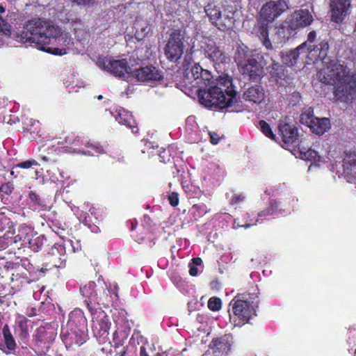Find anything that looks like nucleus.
Masks as SVG:
<instances>
[{"mask_svg": "<svg viewBox=\"0 0 356 356\" xmlns=\"http://www.w3.org/2000/svg\"><path fill=\"white\" fill-rule=\"evenodd\" d=\"M313 22V17L307 9L298 10L291 15L289 26L293 30L305 27Z\"/></svg>", "mask_w": 356, "mask_h": 356, "instance_id": "nucleus-13", "label": "nucleus"}, {"mask_svg": "<svg viewBox=\"0 0 356 356\" xmlns=\"http://www.w3.org/2000/svg\"><path fill=\"white\" fill-rule=\"evenodd\" d=\"M286 40V34L284 28H280L276 34L273 36V42L274 44L280 45L285 42Z\"/></svg>", "mask_w": 356, "mask_h": 356, "instance_id": "nucleus-33", "label": "nucleus"}, {"mask_svg": "<svg viewBox=\"0 0 356 356\" xmlns=\"http://www.w3.org/2000/svg\"><path fill=\"white\" fill-rule=\"evenodd\" d=\"M261 58L264 60V62H268V65H265L267 70L271 69V70L274 72L279 70L280 67V64L270 58L268 54L261 56Z\"/></svg>", "mask_w": 356, "mask_h": 356, "instance_id": "nucleus-32", "label": "nucleus"}, {"mask_svg": "<svg viewBox=\"0 0 356 356\" xmlns=\"http://www.w3.org/2000/svg\"><path fill=\"white\" fill-rule=\"evenodd\" d=\"M168 200L170 204L172 207H176L179 204L178 193L173 192L168 196Z\"/></svg>", "mask_w": 356, "mask_h": 356, "instance_id": "nucleus-40", "label": "nucleus"}, {"mask_svg": "<svg viewBox=\"0 0 356 356\" xmlns=\"http://www.w3.org/2000/svg\"><path fill=\"white\" fill-rule=\"evenodd\" d=\"M45 339H43V338H42V337H40V338L39 339V340H40V341H44Z\"/></svg>", "mask_w": 356, "mask_h": 356, "instance_id": "nucleus-59", "label": "nucleus"}, {"mask_svg": "<svg viewBox=\"0 0 356 356\" xmlns=\"http://www.w3.org/2000/svg\"><path fill=\"white\" fill-rule=\"evenodd\" d=\"M330 127V120L327 118H316L309 126L310 130L318 135L323 134Z\"/></svg>", "mask_w": 356, "mask_h": 356, "instance_id": "nucleus-20", "label": "nucleus"}, {"mask_svg": "<svg viewBox=\"0 0 356 356\" xmlns=\"http://www.w3.org/2000/svg\"><path fill=\"white\" fill-rule=\"evenodd\" d=\"M264 96L263 89L258 86L249 88L243 93V98L245 100L254 103H260L264 99Z\"/></svg>", "mask_w": 356, "mask_h": 356, "instance_id": "nucleus-22", "label": "nucleus"}, {"mask_svg": "<svg viewBox=\"0 0 356 356\" xmlns=\"http://www.w3.org/2000/svg\"><path fill=\"white\" fill-rule=\"evenodd\" d=\"M230 305L232 306V314H229L230 321L234 326H241L248 323L255 314L256 305H250L246 300L234 298Z\"/></svg>", "mask_w": 356, "mask_h": 356, "instance_id": "nucleus-6", "label": "nucleus"}, {"mask_svg": "<svg viewBox=\"0 0 356 356\" xmlns=\"http://www.w3.org/2000/svg\"><path fill=\"white\" fill-rule=\"evenodd\" d=\"M245 200V195L242 193H234L229 199L231 204H238Z\"/></svg>", "mask_w": 356, "mask_h": 356, "instance_id": "nucleus-38", "label": "nucleus"}, {"mask_svg": "<svg viewBox=\"0 0 356 356\" xmlns=\"http://www.w3.org/2000/svg\"><path fill=\"white\" fill-rule=\"evenodd\" d=\"M76 344H79V346L81 345L83 343V341H76Z\"/></svg>", "mask_w": 356, "mask_h": 356, "instance_id": "nucleus-58", "label": "nucleus"}, {"mask_svg": "<svg viewBox=\"0 0 356 356\" xmlns=\"http://www.w3.org/2000/svg\"><path fill=\"white\" fill-rule=\"evenodd\" d=\"M115 120L119 124H124L132 130L134 133L138 131L137 124L136 120L134 119L133 115L131 113L121 108L116 110L114 113H112Z\"/></svg>", "mask_w": 356, "mask_h": 356, "instance_id": "nucleus-17", "label": "nucleus"}, {"mask_svg": "<svg viewBox=\"0 0 356 356\" xmlns=\"http://www.w3.org/2000/svg\"><path fill=\"white\" fill-rule=\"evenodd\" d=\"M87 147L91 148L92 150L84 151L78 149L77 153H81L84 155L88 156H95V154H102L104 152L103 148L98 145L87 143Z\"/></svg>", "mask_w": 356, "mask_h": 356, "instance_id": "nucleus-31", "label": "nucleus"}, {"mask_svg": "<svg viewBox=\"0 0 356 356\" xmlns=\"http://www.w3.org/2000/svg\"><path fill=\"white\" fill-rule=\"evenodd\" d=\"M259 128L261 131V132L267 137L271 138V139H274L275 138V135L273 134L272 130H271V128L269 126V124L266 122L264 120H261L259 122Z\"/></svg>", "mask_w": 356, "mask_h": 356, "instance_id": "nucleus-34", "label": "nucleus"}, {"mask_svg": "<svg viewBox=\"0 0 356 356\" xmlns=\"http://www.w3.org/2000/svg\"><path fill=\"white\" fill-rule=\"evenodd\" d=\"M355 354L356 355V350H355Z\"/></svg>", "mask_w": 356, "mask_h": 356, "instance_id": "nucleus-62", "label": "nucleus"}, {"mask_svg": "<svg viewBox=\"0 0 356 356\" xmlns=\"http://www.w3.org/2000/svg\"><path fill=\"white\" fill-rule=\"evenodd\" d=\"M319 80L334 86V96L341 101L348 99L356 93V72L350 74L349 69L334 60L321 69L318 74Z\"/></svg>", "mask_w": 356, "mask_h": 356, "instance_id": "nucleus-3", "label": "nucleus"}, {"mask_svg": "<svg viewBox=\"0 0 356 356\" xmlns=\"http://www.w3.org/2000/svg\"><path fill=\"white\" fill-rule=\"evenodd\" d=\"M254 51L249 49L246 46H238L236 49L234 59L239 67L248 61L247 60H250L254 56Z\"/></svg>", "mask_w": 356, "mask_h": 356, "instance_id": "nucleus-21", "label": "nucleus"}, {"mask_svg": "<svg viewBox=\"0 0 356 356\" xmlns=\"http://www.w3.org/2000/svg\"><path fill=\"white\" fill-rule=\"evenodd\" d=\"M222 0H212L204 6V11L209 20L219 29L229 28L234 24V13L231 11L222 13Z\"/></svg>", "mask_w": 356, "mask_h": 356, "instance_id": "nucleus-5", "label": "nucleus"}, {"mask_svg": "<svg viewBox=\"0 0 356 356\" xmlns=\"http://www.w3.org/2000/svg\"><path fill=\"white\" fill-rule=\"evenodd\" d=\"M306 54L305 44H301L296 49L283 54L282 61L288 66H293L300 58L305 57Z\"/></svg>", "mask_w": 356, "mask_h": 356, "instance_id": "nucleus-18", "label": "nucleus"}, {"mask_svg": "<svg viewBox=\"0 0 356 356\" xmlns=\"http://www.w3.org/2000/svg\"><path fill=\"white\" fill-rule=\"evenodd\" d=\"M247 60L238 68L243 74L248 75L250 79H257L261 76L264 65H268V62H264L263 59L258 62L253 56Z\"/></svg>", "mask_w": 356, "mask_h": 356, "instance_id": "nucleus-12", "label": "nucleus"}, {"mask_svg": "<svg viewBox=\"0 0 356 356\" xmlns=\"http://www.w3.org/2000/svg\"><path fill=\"white\" fill-rule=\"evenodd\" d=\"M301 157L304 160L313 161L314 162L318 161L320 156L316 151L312 149H301Z\"/></svg>", "mask_w": 356, "mask_h": 356, "instance_id": "nucleus-29", "label": "nucleus"}, {"mask_svg": "<svg viewBox=\"0 0 356 356\" xmlns=\"http://www.w3.org/2000/svg\"><path fill=\"white\" fill-rule=\"evenodd\" d=\"M33 165H37L38 163L35 161H26L19 163L17 166L22 168H29Z\"/></svg>", "mask_w": 356, "mask_h": 356, "instance_id": "nucleus-43", "label": "nucleus"}, {"mask_svg": "<svg viewBox=\"0 0 356 356\" xmlns=\"http://www.w3.org/2000/svg\"><path fill=\"white\" fill-rule=\"evenodd\" d=\"M183 68L186 82L199 90L209 87L202 100L207 107L227 108L238 103L232 78L227 74L219 76L216 86H211V75L208 70L193 62L191 55L185 56Z\"/></svg>", "mask_w": 356, "mask_h": 356, "instance_id": "nucleus-1", "label": "nucleus"}, {"mask_svg": "<svg viewBox=\"0 0 356 356\" xmlns=\"http://www.w3.org/2000/svg\"><path fill=\"white\" fill-rule=\"evenodd\" d=\"M30 198L33 200H35V201H38V196L35 193H31L30 194Z\"/></svg>", "mask_w": 356, "mask_h": 356, "instance_id": "nucleus-52", "label": "nucleus"}, {"mask_svg": "<svg viewBox=\"0 0 356 356\" xmlns=\"http://www.w3.org/2000/svg\"><path fill=\"white\" fill-rule=\"evenodd\" d=\"M47 334H49V337L48 338H49V340L50 341H53L54 337V334L53 333H47Z\"/></svg>", "mask_w": 356, "mask_h": 356, "instance_id": "nucleus-53", "label": "nucleus"}, {"mask_svg": "<svg viewBox=\"0 0 356 356\" xmlns=\"http://www.w3.org/2000/svg\"><path fill=\"white\" fill-rule=\"evenodd\" d=\"M0 31H2L5 33L6 31H9V29L7 28V24L5 23L1 17H0Z\"/></svg>", "mask_w": 356, "mask_h": 356, "instance_id": "nucleus-46", "label": "nucleus"}, {"mask_svg": "<svg viewBox=\"0 0 356 356\" xmlns=\"http://www.w3.org/2000/svg\"><path fill=\"white\" fill-rule=\"evenodd\" d=\"M102 99H103V96L102 95H99L97 96V99L101 100Z\"/></svg>", "mask_w": 356, "mask_h": 356, "instance_id": "nucleus-57", "label": "nucleus"}, {"mask_svg": "<svg viewBox=\"0 0 356 356\" xmlns=\"http://www.w3.org/2000/svg\"><path fill=\"white\" fill-rule=\"evenodd\" d=\"M329 44L326 41H321L317 44L306 47V56L313 62L323 60L327 56Z\"/></svg>", "mask_w": 356, "mask_h": 356, "instance_id": "nucleus-14", "label": "nucleus"}, {"mask_svg": "<svg viewBox=\"0 0 356 356\" xmlns=\"http://www.w3.org/2000/svg\"><path fill=\"white\" fill-rule=\"evenodd\" d=\"M4 303V300L3 297H0V304Z\"/></svg>", "mask_w": 356, "mask_h": 356, "instance_id": "nucleus-55", "label": "nucleus"}, {"mask_svg": "<svg viewBox=\"0 0 356 356\" xmlns=\"http://www.w3.org/2000/svg\"><path fill=\"white\" fill-rule=\"evenodd\" d=\"M124 353H125V352H123V353L121 354V355H120V356H124Z\"/></svg>", "mask_w": 356, "mask_h": 356, "instance_id": "nucleus-61", "label": "nucleus"}, {"mask_svg": "<svg viewBox=\"0 0 356 356\" xmlns=\"http://www.w3.org/2000/svg\"><path fill=\"white\" fill-rule=\"evenodd\" d=\"M343 162L344 172L347 175L356 176V152L346 154Z\"/></svg>", "mask_w": 356, "mask_h": 356, "instance_id": "nucleus-24", "label": "nucleus"}, {"mask_svg": "<svg viewBox=\"0 0 356 356\" xmlns=\"http://www.w3.org/2000/svg\"><path fill=\"white\" fill-rule=\"evenodd\" d=\"M202 261L200 257H195L192 259V263L191 264H193L194 266H199L202 264Z\"/></svg>", "mask_w": 356, "mask_h": 356, "instance_id": "nucleus-48", "label": "nucleus"}, {"mask_svg": "<svg viewBox=\"0 0 356 356\" xmlns=\"http://www.w3.org/2000/svg\"><path fill=\"white\" fill-rule=\"evenodd\" d=\"M13 188V184L10 182H8L1 184V186H0V192L9 195L12 193Z\"/></svg>", "mask_w": 356, "mask_h": 356, "instance_id": "nucleus-39", "label": "nucleus"}, {"mask_svg": "<svg viewBox=\"0 0 356 356\" xmlns=\"http://www.w3.org/2000/svg\"><path fill=\"white\" fill-rule=\"evenodd\" d=\"M80 142V138L76 137L74 139H72V137H67L66 139V143L68 144H74V145H79Z\"/></svg>", "mask_w": 356, "mask_h": 356, "instance_id": "nucleus-45", "label": "nucleus"}, {"mask_svg": "<svg viewBox=\"0 0 356 356\" xmlns=\"http://www.w3.org/2000/svg\"><path fill=\"white\" fill-rule=\"evenodd\" d=\"M71 1L77 3L80 6H91L97 3L96 0H70Z\"/></svg>", "mask_w": 356, "mask_h": 356, "instance_id": "nucleus-41", "label": "nucleus"}, {"mask_svg": "<svg viewBox=\"0 0 356 356\" xmlns=\"http://www.w3.org/2000/svg\"><path fill=\"white\" fill-rule=\"evenodd\" d=\"M96 287V284L94 282H90L87 285L81 288L83 296L88 297L90 300V303L92 302L99 303L98 293Z\"/></svg>", "mask_w": 356, "mask_h": 356, "instance_id": "nucleus-25", "label": "nucleus"}, {"mask_svg": "<svg viewBox=\"0 0 356 356\" xmlns=\"http://www.w3.org/2000/svg\"><path fill=\"white\" fill-rule=\"evenodd\" d=\"M33 236V230L31 227L26 225H21L18 229V234L15 236V241L17 240L28 241L31 243Z\"/></svg>", "mask_w": 356, "mask_h": 356, "instance_id": "nucleus-26", "label": "nucleus"}, {"mask_svg": "<svg viewBox=\"0 0 356 356\" xmlns=\"http://www.w3.org/2000/svg\"><path fill=\"white\" fill-rule=\"evenodd\" d=\"M316 117L314 116V111L311 107L304 108L300 115V121L302 124H305L309 127L312 123L313 120H315Z\"/></svg>", "mask_w": 356, "mask_h": 356, "instance_id": "nucleus-28", "label": "nucleus"}, {"mask_svg": "<svg viewBox=\"0 0 356 356\" xmlns=\"http://www.w3.org/2000/svg\"><path fill=\"white\" fill-rule=\"evenodd\" d=\"M278 207H279V204H277V202H275L274 204L271 203V205L269 208L260 212L258 214V216H259V217H262V216H266L276 214V213H279L281 210V209H279V211H278Z\"/></svg>", "mask_w": 356, "mask_h": 356, "instance_id": "nucleus-35", "label": "nucleus"}, {"mask_svg": "<svg viewBox=\"0 0 356 356\" xmlns=\"http://www.w3.org/2000/svg\"><path fill=\"white\" fill-rule=\"evenodd\" d=\"M287 8L288 5L284 0L271 1L262 6L260 15L267 22H272Z\"/></svg>", "mask_w": 356, "mask_h": 356, "instance_id": "nucleus-9", "label": "nucleus"}, {"mask_svg": "<svg viewBox=\"0 0 356 356\" xmlns=\"http://www.w3.org/2000/svg\"><path fill=\"white\" fill-rule=\"evenodd\" d=\"M136 26H137V31L136 32V34L137 35V37L138 39L142 38L144 37L146 34L148 33L149 31V28L148 25L146 23H144L143 25H140L138 22Z\"/></svg>", "mask_w": 356, "mask_h": 356, "instance_id": "nucleus-37", "label": "nucleus"}, {"mask_svg": "<svg viewBox=\"0 0 356 356\" xmlns=\"http://www.w3.org/2000/svg\"><path fill=\"white\" fill-rule=\"evenodd\" d=\"M259 38L266 49H271L273 48L272 42L268 39V33L266 27L262 26L259 29Z\"/></svg>", "mask_w": 356, "mask_h": 356, "instance_id": "nucleus-30", "label": "nucleus"}, {"mask_svg": "<svg viewBox=\"0 0 356 356\" xmlns=\"http://www.w3.org/2000/svg\"><path fill=\"white\" fill-rule=\"evenodd\" d=\"M208 307L212 311H218L221 308V300L218 298H211L208 301Z\"/></svg>", "mask_w": 356, "mask_h": 356, "instance_id": "nucleus-36", "label": "nucleus"}, {"mask_svg": "<svg viewBox=\"0 0 356 356\" xmlns=\"http://www.w3.org/2000/svg\"><path fill=\"white\" fill-rule=\"evenodd\" d=\"M44 331V328H40V329L38 330V332H40V333H42Z\"/></svg>", "mask_w": 356, "mask_h": 356, "instance_id": "nucleus-56", "label": "nucleus"}, {"mask_svg": "<svg viewBox=\"0 0 356 356\" xmlns=\"http://www.w3.org/2000/svg\"><path fill=\"white\" fill-rule=\"evenodd\" d=\"M4 11H5L4 8L1 5H0V13H3Z\"/></svg>", "mask_w": 356, "mask_h": 356, "instance_id": "nucleus-54", "label": "nucleus"}, {"mask_svg": "<svg viewBox=\"0 0 356 356\" xmlns=\"http://www.w3.org/2000/svg\"><path fill=\"white\" fill-rule=\"evenodd\" d=\"M93 330L97 336L104 337L108 334L111 322L109 321L108 316L104 312H99L96 320H93Z\"/></svg>", "mask_w": 356, "mask_h": 356, "instance_id": "nucleus-16", "label": "nucleus"}, {"mask_svg": "<svg viewBox=\"0 0 356 356\" xmlns=\"http://www.w3.org/2000/svg\"><path fill=\"white\" fill-rule=\"evenodd\" d=\"M155 356H162L160 353H156Z\"/></svg>", "mask_w": 356, "mask_h": 356, "instance_id": "nucleus-60", "label": "nucleus"}, {"mask_svg": "<svg viewBox=\"0 0 356 356\" xmlns=\"http://www.w3.org/2000/svg\"><path fill=\"white\" fill-rule=\"evenodd\" d=\"M2 332L7 348L10 350H15L16 348V343L8 325H4Z\"/></svg>", "mask_w": 356, "mask_h": 356, "instance_id": "nucleus-27", "label": "nucleus"}, {"mask_svg": "<svg viewBox=\"0 0 356 356\" xmlns=\"http://www.w3.org/2000/svg\"><path fill=\"white\" fill-rule=\"evenodd\" d=\"M202 356H216L214 355V351L208 350Z\"/></svg>", "mask_w": 356, "mask_h": 356, "instance_id": "nucleus-51", "label": "nucleus"}, {"mask_svg": "<svg viewBox=\"0 0 356 356\" xmlns=\"http://www.w3.org/2000/svg\"><path fill=\"white\" fill-rule=\"evenodd\" d=\"M316 34L315 31H311L308 34L307 40L306 42H305L303 44H305V48L309 47V45H312V43L314 42V39L316 38Z\"/></svg>", "mask_w": 356, "mask_h": 356, "instance_id": "nucleus-42", "label": "nucleus"}, {"mask_svg": "<svg viewBox=\"0 0 356 356\" xmlns=\"http://www.w3.org/2000/svg\"><path fill=\"white\" fill-rule=\"evenodd\" d=\"M193 39L187 36L184 31L173 30L170 35L165 47L164 53L166 58L172 61H178L183 55L186 44L190 47L191 51L194 48V42L191 44L188 40Z\"/></svg>", "mask_w": 356, "mask_h": 356, "instance_id": "nucleus-4", "label": "nucleus"}, {"mask_svg": "<svg viewBox=\"0 0 356 356\" xmlns=\"http://www.w3.org/2000/svg\"><path fill=\"white\" fill-rule=\"evenodd\" d=\"M279 129L284 143L289 145L296 143L298 140V130L294 126L282 120L279 124Z\"/></svg>", "mask_w": 356, "mask_h": 356, "instance_id": "nucleus-15", "label": "nucleus"}, {"mask_svg": "<svg viewBox=\"0 0 356 356\" xmlns=\"http://www.w3.org/2000/svg\"><path fill=\"white\" fill-rule=\"evenodd\" d=\"M231 337L225 335L219 339H213L209 344L211 351H214V354L218 352L221 355H225L230 350Z\"/></svg>", "mask_w": 356, "mask_h": 356, "instance_id": "nucleus-19", "label": "nucleus"}, {"mask_svg": "<svg viewBox=\"0 0 356 356\" xmlns=\"http://www.w3.org/2000/svg\"><path fill=\"white\" fill-rule=\"evenodd\" d=\"M96 64L100 69L116 76H124L129 74L130 70L125 59L115 60L108 57H99Z\"/></svg>", "mask_w": 356, "mask_h": 356, "instance_id": "nucleus-7", "label": "nucleus"}, {"mask_svg": "<svg viewBox=\"0 0 356 356\" xmlns=\"http://www.w3.org/2000/svg\"><path fill=\"white\" fill-rule=\"evenodd\" d=\"M140 356H149L145 346H141L140 350Z\"/></svg>", "mask_w": 356, "mask_h": 356, "instance_id": "nucleus-50", "label": "nucleus"}, {"mask_svg": "<svg viewBox=\"0 0 356 356\" xmlns=\"http://www.w3.org/2000/svg\"><path fill=\"white\" fill-rule=\"evenodd\" d=\"M331 20L337 24L342 23L351 13L350 0H330Z\"/></svg>", "mask_w": 356, "mask_h": 356, "instance_id": "nucleus-8", "label": "nucleus"}, {"mask_svg": "<svg viewBox=\"0 0 356 356\" xmlns=\"http://www.w3.org/2000/svg\"><path fill=\"white\" fill-rule=\"evenodd\" d=\"M251 226H252V224H250V223H246L245 225H236V222H234V223L233 224V227L234 229H237L239 227H242L247 229V228L250 227Z\"/></svg>", "mask_w": 356, "mask_h": 356, "instance_id": "nucleus-49", "label": "nucleus"}, {"mask_svg": "<svg viewBox=\"0 0 356 356\" xmlns=\"http://www.w3.org/2000/svg\"><path fill=\"white\" fill-rule=\"evenodd\" d=\"M209 134L210 136L211 143L213 145L218 144L220 140L219 136L215 132H209Z\"/></svg>", "mask_w": 356, "mask_h": 356, "instance_id": "nucleus-44", "label": "nucleus"}, {"mask_svg": "<svg viewBox=\"0 0 356 356\" xmlns=\"http://www.w3.org/2000/svg\"><path fill=\"white\" fill-rule=\"evenodd\" d=\"M205 54L214 65H220L224 63L228 60V57L225 55L224 51L218 47L213 40L207 38L203 42Z\"/></svg>", "mask_w": 356, "mask_h": 356, "instance_id": "nucleus-10", "label": "nucleus"}, {"mask_svg": "<svg viewBox=\"0 0 356 356\" xmlns=\"http://www.w3.org/2000/svg\"><path fill=\"white\" fill-rule=\"evenodd\" d=\"M134 76L140 81L156 83L163 79V73L154 66H146L136 70Z\"/></svg>", "mask_w": 356, "mask_h": 356, "instance_id": "nucleus-11", "label": "nucleus"}, {"mask_svg": "<svg viewBox=\"0 0 356 356\" xmlns=\"http://www.w3.org/2000/svg\"><path fill=\"white\" fill-rule=\"evenodd\" d=\"M16 40L21 42L35 44L40 50L54 55L63 56L72 49L73 39L67 32L50 22L34 19L29 21L24 30L16 33Z\"/></svg>", "mask_w": 356, "mask_h": 356, "instance_id": "nucleus-2", "label": "nucleus"}, {"mask_svg": "<svg viewBox=\"0 0 356 356\" xmlns=\"http://www.w3.org/2000/svg\"><path fill=\"white\" fill-rule=\"evenodd\" d=\"M52 261L56 267H61L65 261V250L61 245H54L51 248Z\"/></svg>", "mask_w": 356, "mask_h": 356, "instance_id": "nucleus-23", "label": "nucleus"}, {"mask_svg": "<svg viewBox=\"0 0 356 356\" xmlns=\"http://www.w3.org/2000/svg\"><path fill=\"white\" fill-rule=\"evenodd\" d=\"M189 273L191 276H196L198 273L197 268L193 264H189Z\"/></svg>", "mask_w": 356, "mask_h": 356, "instance_id": "nucleus-47", "label": "nucleus"}]
</instances>
